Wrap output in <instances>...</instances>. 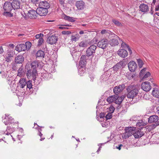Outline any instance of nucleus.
I'll use <instances>...</instances> for the list:
<instances>
[{"label": "nucleus", "mask_w": 159, "mask_h": 159, "mask_svg": "<svg viewBox=\"0 0 159 159\" xmlns=\"http://www.w3.org/2000/svg\"><path fill=\"white\" fill-rule=\"evenodd\" d=\"M30 67L26 73L28 78L30 77L34 81L36 80V76L37 74V69L39 66V62L37 61H34L30 64Z\"/></svg>", "instance_id": "f257e3e1"}, {"label": "nucleus", "mask_w": 159, "mask_h": 159, "mask_svg": "<svg viewBox=\"0 0 159 159\" xmlns=\"http://www.w3.org/2000/svg\"><path fill=\"white\" fill-rule=\"evenodd\" d=\"M139 88L135 85H130L126 88L127 97L130 99H133L138 95Z\"/></svg>", "instance_id": "f03ea898"}, {"label": "nucleus", "mask_w": 159, "mask_h": 159, "mask_svg": "<svg viewBox=\"0 0 159 159\" xmlns=\"http://www.w3.org/2000/svg\"><path fill=\"white\" fill-rule=\"evenodd\" d=\"M14 54L12 50L10 49L7 50L5 55L6 61L7 62H11L13 60V58Z\"/></svg>", "instance_id": "7ed1b4c3"}, {"label": "nucleus", "mask_w": 159, "mask_h": 159, "mask_svg": "<svg viewBox=\"0 0 159 159\" xmlns=\"http://www.w3.org/2000/svg\"><path fill=\"white\" fill-rule=\"evenodd\" d=\"M125 84H122L118 86H115L113 89L114 93L116 95H119L125 89Z\"/></svg>", "instance_id": "20e7f679"}, {"label": "nucleus", "mask_w": 159, "mask_h": 159, "mask_svg": "<svg viewBox=\"0 0 159 159\" xmlns=\"http://www.w3.org/2000/svg\"><path fill=\"white\" fill-rule=\"evenodd\" d=\"M97 47L96 46L92 45L89 47L86 50V54L87 56L90 57L92 56L95 53Z\"/></svg>", "instance_id": "39448f33"}, {"label": "nucleus", "mask_w": 159, "mask_h": 159, "mask_svg": "<svg viewBox=\"0 0 159 159\" xmlns=\"http://www.w3.org/2000/svg\"><path fill=\"white\" fill-rule=\"evenodd\" d=\"M108 45V40L107 39H102L98 43V47L103 49L106 48Z\"/></svg>", "instance_id": "423d86ee"}, {"label": "nucleus", "mask_w": 159, "mask_h": 159, "mask_svg": "<svg viewBox=\"0 0 159 159\" xmlns=\"http://www.w3.org/2000/svg\"><path fill=\"white\" fill-rule=\"evenodd\" d=\"M144 134V133L141 131V129H138L133 130V135L136 139L140 138Z\"/></svg>", "instance_id": "0eeeda50"}, {"label": "nucleus", "mask_w": 159, "mask_h": 159, "mask_svg": "<svg viewBox=\"0 0 159 159\" xmlns=\"http://www.w3.org/2000/svg\"><path fill=\"white\" fill-rule=\"evenodd\" d=\"M58 40V38L55 35H52L49 36L47 39V43L52 45L55 44Z\"/></svg>", "instance_id": "6e6552de"}, {"label": "nucleus", "mask_w": 159, "mask_h": 159, "mask_svg": "<svg viewBox=\"0 0 159 159\" xmlns=\"http://www.w3.org/2000/svg\"><path fill=\"white\" fill-rule=\"evenodd\" d=\"M38 13L36 10L31 9L28 11L27 16L31 19H36L38 16Z\"/></svg>", "instance_id": "1a4fd4ad"}, {"label": "nucleus", "mask_w": 159, "mask_h": 159, "mask_svg": "<svg viewBox=\"0 0 159 159\" xmlns=\"http://www.w3.org/2000/svg\"><path fill=\"white\" fill-rule=\"evenodd\" d=\"M13 9H18L20 8L21 3L20 0H13L11 3Z\"/></svg>", "instance_id": "9d476101"}, {"label": "nucleus", "mask_w": 159, "mask_h": 159, "mask_svg": "<svg viewBox=\"0 0 159 159\" xmlns=\"http://www.w3.org/2000/svg\"><path fill=\"white\" fill-rule=\"evenodd\" d=\"M141 87V88L146 92L149 91L151 89L150 83L148 81H145L142 83Z\"/></svg>", "instance_id": "9b49d317"}, {"label": "nucleus", "mask_w": 159, "mask_h": 159, "mask_svg": "<svg viewBox=\"0 0 159 159\" xmlns=\"http://www.w3.org/2000/svg\"><path fill=\"white\" fill-rule=\"evenodd\" d=\"M37 11L38 14L40 16H45L48 12V10L46 9H44L43 7H39L37 9Z\"/></svg>", "instance_id": "f8f14e48"}, {"label": "nucleus", "mask_w": 159, "mask_h": 159, "mask_svg": "<svg viewBox=\"0 0 159 159\" xmlns=\"http://www.w3.org/2000/svg\"><path fill=\"white\" fill-rule=\"evenodd\" d=\"M128 65L129 70L131 72L134 71L137 67L136 63L133 61H131L129 62L128 63Z\"/></svg>", "instance_id": "ddd939ff"}, {"label": "nucleus", "mask_w": 159, "mask_h": 159, "mask_svg": "<svg viewBox=\"0 0 159 159\" xmlns=\"http://www.w3.org/2000/svg\"><path fill=\"white\" fill-rule=\"evenodd\" d=\"M3 120L4 119L6 120V121H4V123L6 125H10L11 124L12 122H13L14 119L10 116H9L8 114H5V116H3L2 117Z\"/></svg>", "instance_id": "4468645a"}, {"label": "nucleus", "mask_w": 159, "mask_h": 159, "mask_svg": "<svg viewBox=\"0 0 159 159\" xmlns=\"http://www.w3.org/2000/svg\"><path fill=\"white\" fill-rule=\"evenodd\" d=\"M75 6L78 10L83 9L85 7V3L82 0L77 1L75 3Z\"/></svg>", "instance_id": "2eb2a0df"}, {"label": "nucleus", "mask_w": 159, "mask_h": 159, "mask_svg": "<svg viewBox=\"0 0 159 159\" xmlns=\"http://www.w3.org/2000/svg\"><path fill=\"white\" fill-rule=\"evenodd\" d=\"M13 9L11 2H6L4 3L3 9L5 11H11Z\"/></svg>", "instance_id": "dca6fc26"}, {"label": "nucleus", "mask_w": 159, "mask_h": 159, "mask_svg": "<svg viewBox=\"0 0 159 159\" xmlns=\"http://www.w3.org/2000/svg\"><path fill=\"white\" fill-rule=\"evenodd\" d=\"M158 117L156 115H152L148 118V122L150 123H158Z\"/></svg>", "instance_id": "f3484780"}, {"label": "nucleus", "mask_w": 159, "mask_h": 159, "mask_svg": "<svg viewBox=\"0 0 159 159\" xmlns=\"http://www.w3.org/2000/svg\"><path fill=\"white\" fill-rule=\"evenodd\" d=\"M45 72L41 73V79H43L45 80H48L52 78V75L50 73H48L46 71Z\"/></svg>", "instance_id": "a211bd4d"}, {"label": "nucleus", "mask_w": 159, "mask_h": 159, "mask_svg": "<svg viewBox=\"0 0 159 159\" xmlns=\"http://www.w3.org/2000/svg\"><path fill=\"white\" fill-rule=\"evenodd\" d=\"M124 66V63L123 61H120L114 66L113 69L114 71H117L120 69H121Z\"/></svg>", "instance_id": "6ab92c4d"}, {"label": "nucleus", "mask_w": 159, "mask_h": 159, "mask_svg": "<svg viewBox=\"0 0 159 159\" xmlns=\"http://www.w3.org/2000/svg\"><path fill=\"white\" fill-rule=\"evenodd\" d=\"M118 97V95L115 94V95L110 96L108 97L107 99V101L109 103H111L112 102H114L116 103V101H117Z\"/></svg>", "instance_id": "aec40b11"}, {"label": "nucleus", "mask_w": 159, "mask_h": 159, "mask_svg": "<svg viewBox=\"0 0 159 159\" xmlns=\"http://www.w3.org/2000/svg\"><path fill=\"white\" fill-rule=\"evenodd\" d=\"M39 7H40L48 9L50 7V4L47 1H42L40 2L39 4Z\"/></svg>", "instance_id": "412c9836"}, {"label": "nucleus", "mask_w": 159, "mask_h": 159, "mask_svg": "<svg viewBox=\"0 0 159 159\" xmlns=\"http://www.w3.org/2000/svg\"><path fill=\"white\" fill-rule=\"evenodd\" d=\"M24 58L22 55H19L17 56L15 59V62L18 64H22L24 61Z\"/></svg>", "instance_id": "4be33fe9"}, {"label": "nucleus", "mask_w": 159, "mask_h": 159, "mask_svg": "<svg viewBox=\"0 0 159 159\" xmlns=\"http://www.w3.org/2000/svg\"><path fill=\"white\" fill-rule=\"evenodd\" d=\"M118 54L121 57L125 58L128 55V52L126 50L122 49L118 50Z\"/></svg>", "instance_id": "5701e85b"}, {"label": "nucleus", "mask_w": 159, "mask_h": 159, "mask_svg": "<svg viewBox=\"0 0 159 159\" xmlns=\"http://www.w3.org/2000/svg\"><path fill=\"white\" fill-rule=\"evenodd\" d=\"M139 8L141 11L143 12H147L149 11V8L148 6L144 3L140 5Z\"/></svg>", "instance_id": "b1692460"}, {"label": "nucleus", "mask_w": 159, "mask_h": 159, "mask_svg": "<svg viewBox=\"0 0 159 159\" xmlns=\"http://www.w3.org/2000/svg\"><path fill=\"white\" fill-rule=\"evenodd\" d=\"M26 80L24 78L21 79L19 81L18 84V86L21 88H24L26 86Z\"/></svg>", "instance_id": "393cba45"}, {"label": "nucleus", "mask_w": 159, "mask_h": 159, "mask_svg": "<svg viewBox=\"0 0 159 159\" xmlns=\"http://www.w3.org/2000/svg\"><path fill=\"white\" fill-rule=\"evenodd\" d=\"M135 129V127H129L126 128L125 129L128 134V137L133 135V130Z\"/></svg>", "instance_id": "a878e982"}, {"label": "nucleus", "mask_w": 159, "mask_h": 159, "mask_svg": "<svg viewBox=\"0 0 159 159\" xmlns=\"http://www.w3.org/2000/svg\"><path fill=\"white\" fill-rule=\"evenodd\" d=\"M26 90H28V89H29L30 90H31V91L33 90V88L32 87V81L31 80H29L26 81Z\"/></svg>", "instance_id": "bb28decb"}, {"label": "nucleus", "mask_w": 159, "mask_h": 159, "mask_svg": "<svg viewBox=\"0 0 159 159\" xmlns=\"http://www.w3.org/2000/svg\"><path fill=\"white\" fill-rule=\"evenodd\" d=\"M109 43L112 46L117 45L118 44V40L116 39H113L109 41Z\"/></svg>", "instance_id": "cd10ccee"}, {"label": "nucleus", "mask_w": 159, "mask_h": 159, "mask_svg": "<svg viewBox=\"0 0 159 159\" xmlns=\"http://www.w3.org/2000/svg\"><path fill=\"white\" fill-rule=\"evenodd\" d=\"M126 96L125 95H122L120 97H119V95H118V97L117 99V101H116V103L119 105L120 104L123 99L125 98Z\"/></svg>", "instance_id": "c85d7f7f"}, {"label": "nucleus", "mask_w": 159, "mask_h": 159, "mask_svg": "<svg viewBox=\"0 0 159 159\" xmlns=\"http://www.w3.org/2000/svg\"><path fill=\"white\" fill-rule=\"evenodd\" d=\"M88 45V43L87 41H82L79 44V46L81 48H86Z\"/></svg>", "instance_id": "c756f323"}, {"label": "nucleus", "mask_w": 159, "mask_h": 159, "mask_svg": "<svg viewBox=\"0 0 159 159\" xmlns=\"http://www.w3.org/2000/svg\"><path fill=\"white\" fill-rule=\"evenodd\" d=\"M44 55L45 53L44 52L41 50H39L37 52L36 54V56L37 57H44Z\"/></svg>", "instance_id": "7c9ffc66"}, {"label": "nucleus", "mask_w": 159, "mask_h": 159, "mask_svg": "<svg viewBox=\"0 0 159 159\" xmlns=\"http://www.w3.org/2000/svg\"><path fill=\"white\" fill-rule=\"evenodd\" d=\"M152 94L153 96L157 98H159V90L157 89H154L152 91Z\"/></svg>", "instance_id": "2f4dec72"}, {"label": "nucleus", "mask_w": 159, "mask_h": 159, "mask_svg": "<svg viewBox=\"0 0 159 159\" xmlns=\"http://www.w3.org/2000/svg\"><path fill=\"white\" fill-rule=\"evenodd\" d=\"M12 70H16L20 66L18 65V63H11Z\"/></svg>", "instance_id": "473e14b6"}, {"label": "nucleus", "mask_w": 159, "mask_h": 159, "mask_svg": "<svg viewBox=\"0 0 159 159\" xmlns=\"http://www.w3.org/2000/svg\"><path fill=\"white\" fill-rule=\"evenodd\" d=\"M121 47L124 48H127L130 54L132 53V51L129 46L124 42H122L121 43Z\"/></svg>", "instance_id": "72a5a7b5"}, {"label": "nucleus", "mask_w": 159, "mask_h": 159, "mask_svg": "<svg viewBox=\"0 0 159 159\" xmlns=\"http://www.w3.org/2000/svg\"><path fill=\"white\" fill-rule=\"evenodd\" d=\"M112 21L117 26L121 27L122 26V24L117 20L112 19Z\"/></svg>", "instance_id": "f704fd0d"}, {"label": "nucleus", "mask_w": 159, "mask_h": 159, "mask_svg": "<svg viewBox=\"0 0 159 159\" xmlns=\"http://www.w3.org/2000/svg\"><path fill=\"white\" fill-rule=\"evenodd\" d=\"M22 65H21L20 66L19 68V69L18 70V75H17L20 76H22V74L23 72V68L22 67Z\"/></svg>", "instance_id": "c9c22d12"}, {"label": "nucleus", "mask_w": 159, "mask_h": 159, "mask_svg": "<svg viewBox=\"0 0 159 159\" xmlns=\"http://www.w3.org/2000/svg\"><path fill=\"white\" fill-rule=\"evenodd\" d=\"M136 122V125L137 126L139 127L145 125V123L142 120H138Z\"/></svg>", "instance_id": "e433bc0d"}, {"label": "nucleus", "mask_w": 159, "mask_h": 159, "mask_svg": "<svg viewBox=\"0 0 159 159\" xmlns=\"http://www.w3.org/2000/svg\"><path fill=\"white\" fill-rule=\"evenodd\" d=\"M3 15L8 17H11L13 16V14L11 13V11H5L3 13Z\"/></svg>", "instance_id": "4c0bfd02"}, {"label": "nucleus", "mask_w": 159, "mask_h": 159, "mask_svg": "<svg viewBox=\"0 0 159 159\" xmlns=\"http://www.w3.org/2000/svg\"><path fill=\"white\" fill-rule=\"evenodd\" d=\"M25 45L24 44H19V47L20 49V51H25L26 49V47Z\"/></svg>", "instance_id": "58836bf2"}, {"label": "nucleus", "mask_w": 159, "mask_h": 159, "mask_svg": "<svg viewBox=\"0 0 159 159\" xmlns=\"http://www.w3.org/2000/svg\"><path fill=\"white\" fill-rule=\"evenodd\" d=\"M137 60L139 67L140 68L142 67L143 64V61L140 59H138Z\"/></svg>", "instance_id": "ea45409f"}, {"label": "nucleus", "mask_w": 159, "mask_h": 159, "mask_svg": "<svg viewBox=\"0 0 159 159\" xmlns=\"http://www.w3.org/2000/svg\"><path fill=\"white\" fill-rule=\"evenodd\" d=\"M86 61H84L80 59V61L79 62V65L80 67L83 68L85 66V64H86Z\"/></svg>", "instance_id": "a19ab883"}, {"label": "nucleus", "mask_w": 159, "mask_h": 159, "mask_svg": "<svg viewBox=\"0 0 159 159\" xmlns=\"http://www.w3.org/2000/svg\"><path fill=\"white\" fill-rule=\"evenodd\" d=\"M61 26H60L59 27V28L61 29H68V28L67 27H64L65 26H71V25H70L68 24H62L61 25Z\"/></svg>", "instance_id": "79ce46f5"}, {"label": "nucleus", "mask_w": 159, "mask_h": 159, "mask_svg": "<svg viewBox=\"0 0 159 159\" xmlns=\"http://www.w3.org/2000/svg\"><path fill=\"white\" fill-rule=\"evenodd\" d=\"M138 116H133L130 118V120L132 121H137L138 120Z\"/></svg>", "instance_id": "37998d69"}, {"label": "nucleus", "mask_w": 159, "mask_h": 159, "mask_svg": "<svg viewBox=\"0 0 159 159\" xmlns=\"http://www.w3.org/2000/svg\"><path fill=\"white\" fill-rule=\"evenodd\" d=\"M25 45L26 46L25 47H26V49L29 50L31 46V43L30 42H26Z\"/></svg>", "instance_id": "c03bdc74"}, {"label": "nucleus", "mask_w": 159, "mask_h": 159, "mask_svg": "<svg viewBox=\"0 0 159 159\" xmlns=\"http://www.w3.org/2000/svg\"><path fill=\"white\" fill-rule=\"evenodd\" d=\"M105 117L106 120L111 119L112 118V114L109 112Z\"/></svg>", "instance_id": "a18cd8bd"}, {"label": "nucleus", "mask_w": 159, "mask_h": 159, "mask_svg": "<svg viewBox=\"0 0 159 159\" xmlns=\"http://www.w3.org/2000/svg\"><path fill=\"white\" fill-rule=\"evenodd\" d=\"M77 37V36L76 37L75 36L72 35L71 36V41L72 42L75 41V42L77 40H78L79 38L78 37Z\"/></svg>", "instance_id": "49530a36"}, {"label": "nucleus", "mask_w": 159, "mask_h": 159, "mask_svg": "<svg viewBox=\"0 0 159 159\" xmlns=\"http://www.w3.org/2000/svg\"><path fill=\"white\" fill-rule=\"evenodd\" d=\"M43 38H40L38 41V46H40L43 42Z\"/></svg>", "instance_id": "de8ad7c7"}, {"label": "nucleus", "mask_w": 159, "mask_h": 159, "mask_svg": "<svg viewBox=\"0 0 159 159\" xmlns=\"http://www.w3.org/2000/svg\"><path fill=\"white\" fill-rule=\"evenodd\" d=\"M6 131H9L11 132H13L14 131V129L13 128H11L10 126H8L7 127V129H6Z\"/></svg>", "instance_id": "09e8293b"}, {"label": "nucleus", "mask_w": 159, "mask_h": 159, "mask_svg": "<svg viewBox=\"0 0 159 159\" xmlns=\"http://www.w3.org/2000/svg\"><path fill=\"white\" fill-rule=\"evenodd\" d=\"M89 57L87 56L86 54L83 55L80 57V59L84 61H85L88 59V58Z\"/></svg>", "instance_id": "8fccbe9b"}, {"label": "nucleus", "mask_w": 159, "mask_h": 159, "mask_svg": "<svg viewBox=\"0 0 159 159\" xmlns=\"http://www.w3.org/2000/svg\"><path fill=\"white\" fill-rule=\"evenodd\" d=\"M115 109V108L112 106H111L109 109V112L112 114L114 112Z\"/></svg>", "instance_id": "3c124183"}, {"label": "nucleus", "mask_w": 159, "mask_h": 159, "mask_svg": "<svg viewBox=\"0 0 159 159\" xmlns=\"http://www.w3.org/2000/svg\"><path fill=\"white\" fill-rule=\"evenodd\" d=\"M159 125V121L158 123H156L155 124H152L150 126L151 127V128L153 129L155 128L157 126Z\"/></svg>", "instance_id": "603ef678"}, {"label": "nucleus", "mask_w": 159, "mask_h": 159, "mask_svg": "<svg viewBox=\"0 0 159 159\" xmlns=\"http://www.w3.org/2000/svg\"><path fill=\"white\" fill-rule=\"evenodd\" d=\"M122 136L123 139H126L129 138L128 136V134L127 133V132L126 131V130L125 132L123 134Z\"/></svg>", "instance_id": "864d4df0"}, {"label": "nucleus", "mask_w": 159, "mask_h": 159, "mask_svg": "<svg viewBox=\"0 0 159 159\" xmlns=\"http://www.w3.org/2000/svg\"><path fill=\"white\" fill-rule=\"evenodd\" d=\"M43 36V34L42 33H40L39 34H37L35 35V37L37 39H39L40 38H42Z\"/></svg>", "instance_id": "5fc2aeb1"}, {"label": "nucleus", "mask_w": 159, "mask_h": 159, "mask_svg": "<svg viewBox=\"0 0 159 159\" xmlns=\"http://www.w3.org/2000/svg\"><path fill=\"white\" fill-rule=\"evenodd\" d=\"M62 34L64 35H69L71 34V32L70 31H63L62 32Z\"/></svg>", "instance_id": "6e6d98bb"}, {"label": "nucleus", "mask_w": 159, "mask_h": 159, "mask_svg": "<svg viewBox=\"0 0 159 159\" xmlns=\"http://www.w3.org/2000/svg\"><path fill=\"white\" fill-rule=\"evenodd\" d=\"M84 71L81 68H80L78 70V73L81 76H82V74L84 73Z\"/></svg>", "instance_id": "4d7b16f0"}, {"label": "nucleus", "mask_w": 159, "mask_h": 159, "mask_svg": "<svg viewBox=\"0 0 159 159\" xmlns=\"http://www.w3.org/2000/svg\"><path fill=\"white\" fill-rule=\"evenodd\" d=\"M150 75V73L149 72H147L144 76L143 79H145L147 78Z\"/></svg>", "instance_id": "13d9d810"}, {"label": "nucleus", "mask_w": 159, "mask_h": 159, "mask_svg": "<svg viewBox=\"0 0 159 159\" xmlns=\"http://www.w3.org/2000/svg\"><path fill=\"white\" fill-rule=\"evenodd\" d=\"M38 135L41 137V139H40V141H42L45 139L44 137H42L43 134L41 133V132L39 133Z\"/></svg>", "instance_id": "bf43d9fd"}, {"label": "nucleus", "mask_w": 159, "mask_h": 159, "mask_svg": "<svg viewBox=\"0 0 159 159\" xmlns=\"http://www.w3.org/2000/svg\"><path fill=\"white\" fill-rule=\"evenodd\" d=\"M15 50L19 52H21L20 49L19 47V44L17 45L15 48Z\"/></svg>", "instance_id": "052dcab7"}, {"label": "nucleus", "mask_w": 159, "mask_h": 159, "mask_svg": "<svg viewBox=\"0 0 159 159\" xmlns=\"http://www.w3.org/2000/svg\"><path fill=\"white\" fill-rule=\"evenodd\" d=\"M146 68H144L141 70L140 73V75L143 74L146 71Z\"/></svg>", "instance_id": "680f3d73"}, {"label": "nucleus", "mask_w": 159, "mask_h": 159, "mask_svg": "<svg viewBox=\"0 0 159 159\" xmlns=\"http://www.w3.org/2000/svg\"><path fill=\"white\" fill-rule=\"evenodd\" d=\"M123 146V145L122 144H120L118 145V146H116V148L117 149H119V150H120L121 149V147Z\"/></svg>", "instance_id": "e2e57ef3"}, {"label": "nucleus", "mask_w": 159, "mask_h": 159, "mask_svg": "<svg viewBox=\"0 0 159 159\" xmlns=\"http://www.w3.org/2000/svg\"><path fill=\"white\" fill-rule=\"evenodd\" d=\"M4 52V50L2 46H0V55L2 54Z\"/></svg>", "instance_id": "0e129e2a"}, {"label": "nucleus", "mask_w": 159, "mask_h": 159, "mask_svg": "<svg viewBox=\"0 0 159 159\" xmlns=\"http://www.w3.org/2000/svg\"><path fill=\"white\" fill-rule=\"evenodd\" d=\"M68 16H66L65 14H64L62 16L63 18L64 19L66 20H67L68 18Z\"/></svg>", "instance_id": "69168bd1"}, {"label": "nucleus", "mask_w": 159, "mask_h": 159, "mask_svg": "<svg viewBox=\"0 0 159 159\" xmlns=\"http://www.w3.org/2000/svg\"><path fill=\"white\" fill-rule=\"evenodd\" d=\"M7 46L8 47L11 48H13L14 47V45L13 44H10L7 45Z\"/></svg>", "instance_id": "338daca9"}, {"label": "nucleus", "mask_w": 159, "mask_h": 159, "mask_svg": "<svg viewBox=\"0 0 159 159\" xmlns=\"http://www.w3.org/2000/svg\"><path fill=\"white\" fill-rule=\"evenodd\" d=\"M99 116L100 118H103L105 117V114L104 113H100Z\"/></svg>", "instance_id": "774afa93"}]
</instances>
